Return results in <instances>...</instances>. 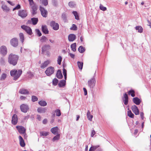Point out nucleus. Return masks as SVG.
Here are the masks:
<instances>
[{
    "label": "nucleus",
    "mask_w": 151,
    "mask_h": 151,
    "mask_svg": "<svg viewBox=\"0 0 151 151\" xmlns=\"http://www.w3.org/2000/svg\"><path fill=\"white\" fill-rule=\"evenodd\" d=\"M87 115L88 119L90 121H91L93 117L92 115H91L90 112L89 110H88L87 113Z\"/></svg>",
    "instance_id": "nucleus-27"
},
{
    "label": "nucleus",
    "mask_w": 151,
    "mask_h": 151,
    "mask_svg": "<svg viewBox=\"0 0 151 151\" xmlns=\"http://www.w3.org/2000/svg\"><path fill=\"white\" fill-rule=\"evenodd\" d=\"M47 109L45 108H39L37 109V111L38 113H45L46 110Z\"/></svg>",
    "instance_id": "nucleus-24"
},
{
    "label": "nucleus",
    "mask_w": 151,
    "mask_h": 151,
    "mask_svg": "<svg viewBox=\"0 0 151 151\" xmlns=\"http://www.w3.org/2000/svg\"><path fill=\"white\" fill-rule=\"evenodd\" d=\"M58 80L56 78H55L52 81L53 84L55 86L58 83Z\"/></svg>",
    "instance_id": "nucleus-53"
},
{
    "label": "nucleus",
    "mask_w": 151,
    "mask_h": 151,
    "mask_svg": "<svg viewBox=\"0 0 151 151\" xmlns=\"http://www.w3.org/2000/svg\"><path fill=\"white\" fill-rule=\"evenodd\" d=\"M16 128L20 134H24L25 133L26 129L23 126H16Z\"/></svg>",
    "instance_id": "nucleus-9"
},
{
    "label": "nucleus",
    "mask_w": 151,
    "mask_h": 151,
    "mask_svg": "<svg viewBox=\"0 0 151 151\" xmlns=\"http://www.w3.org/2000/svg\"><path fill=\"white\" fill-rule=\"evenodd\" d=\"M56 76L59 79H61L62 78L63 75L60 70H58L56 74Z\"/></svg>",
    "instance_id": "nucleus-23"
},
{
    "label": "nucleus",
    "mask_w": 151,
    "mask_h": 151,
    "mask_svg": "<svg viewBox=\"0 0 151 151\" xmlns=\"http://www.w3.org/2000/svg\"><path fill=\"white\" fill-rule=\"evenodd\" d=\"M40 135L44 136H46L48 134V133L46 132H42L40 133Z\"/></svg>",
    "instance_id": "nucleus-46"
},
{
    "label": "nucleus",
    "mask_w": 151,
    "mask_h": 151,
    "mask_svg": "<svg viewBox=\"0 0 151 151\" xmlns=\"http://www.w3.org/2000/svg\"><path fill=\"white\" fill-rule=\"evenodd\" d=\"M42 32L44 34H47L49 33V31L46 25H42Z\"/></svg>",
    "instance_id": "nucleus-19"
},
{
    "label": "nucleus",
    "mask_w": 151,
    "mask_h": 151,
    "mask_svg": "<svg viewBox=\"0 0 151 151\" xmlns=\"http://www.w3.org/2000/svg\"><path fill=\"white\" fill-rule=\"evenodd\" d=\"M39 104L42 106H46L47 105V103L45 101H40L38 102Z\"/></svg>",
    "instance_id": "nucleus-30"
},
{
    "label": "nucleus",
    "mask_w": 151,
    "mask_h": 151,
    "mask_svg": "<svg viewBox=\"0 0 151 151\" xmlns=\"http://www.w3.org/2000/svg\"><path fill=\"white\" fill-rule=\"evenodd\" d=\"M19 93L24 94H29V93L27 90L24 89H20L19 91Z\"/></svg>",
    "instance_id": "nucleus-22"
},
{
    "label": "nucleus",
    "mask_w": 151,
    "mask_h": 151,
    "mask_svg": "<svg viewBox=\"0 0 151 151\" xmlns=\"http://www.w3.org/2000/svg\"><path fill=\"white\" fill-rule=\"evenodd\" d=\"M21 27L29 35H31L32 34V30L29 27L23 25L21 26Z\"/></svg>",
    "instance_id": "nucleus-7"
},
{
    "label": "nucleus",
    "mask_w": 151,
    "mask_h": 151,
    "mask_svg": "<svg viewBox=\"0 0 151 151\" xmlns=\"http://www.w3.org/2000/svg\"><path fill=\"white\" fill-rule=\"evenodd\" d=\"M78 50L81 53H83L85 51V49L83 46H80L78 48Z\"/></svg>",
    "instance_id": "nucleus-32"
},
{
    "label": "nucleus",
    "mask_w": 151,
    "mask_h": 151,
    "mask_svg": "<svg viewBox=\"0 0 151 151\" xmlns=\"http://www.w3.org/2000/svg\"><path fill=\"white\" fill-rule=\"evenodd\" d=\"M78 65V67L79 68L81 69L82 70L83 67V63L82 62H80L78 61L77 62Z\"/></svg>",
    "instance_id": "nucleus-40"
},
{
    "label": "nucleus",
    "mask_w": 151,
    "mask_h": 151,
    "mask_svg": "<svg viewBox=\"0 0 151 151\" xmlns=\"http://www.w3.org/2000/svg\"><path fill=\"white\" fill-rule=\"evenodd\" d=\"M76 36L73 34H70L68 36V40L70 42H72L76 39Z\"/></svg>",
    "instance_id": "nucleus-18"
},
{
    "label": "nucleus",
    "mask_w": 151,
    "mask_h": 151,
    "mask_svg": "<svg viewBox=\"0 0 151 151\" xmlns=\"http://www.w3.org/2000/svg\"><path fill=\"white\" fill-rule=\"evenodd\" d=\"M66 81L65 80H62L60 81L58 84V86L60 87H62L64 86L65 84Z\"/></svg>",
    "instance_id": "nucleus-28"
},
{
    "label": "nucleus",
    "mask_w": 151,
    "mask_h": 151,
    "mask_svg": "<svg viewBox=\"0 0 151 151\" xmlns=\"http://www.w3.org/2000/svg\"><path fill=\"white\" fill-rule=\"evenodd\" d=\"M11 45L14 47L17 46L18 45V40L15 38L12 39L10 40Z\"/></svg>",
    "instance_id": "nucleus-12"
},
{
    "label": "nucleus",
    "mask_w": 151,
    "mask_h": 151,
    "mask_svg": "<svg viewBox=\"0 0 151 151\" xmlns=\"http://www.w3.org/2000/svg\"><path fill=\"white\" fill-rule=\"evenodd\" d=\"M0 63H1L3 65H4L5 64V61L4 60V59L3 58H1L0 60Z\"/></svg>",
    "instance_id": "nucleus-57"
},
{
    "label": "nucleus",
    "mask_w": 151,
    "mask_h": 151,
    "mask_svg": "<svg viewBox=\"0 0 151 151\" xmlns=\"http://www.w3.org/2000/svg\"><path fill=\"white\" fill-rule=\"evenodd\" d=\"M19 139L20 146L22 147H24L25 145L24 140L22 137L20 136H19Z\"/></svg>",
    "instance_id": "nucleus-21"
},
{
    "label": "nucleus",
    "mask_w": 151,
    "mask_h": 151,
    "mask_svg": "<svg viewBox=\"0 0 151 151\" xmlns=\"http://www.w3.org/2000/svg\"><path fill=\"white\" fill-rule=\"evenodd\" d=\"M22 70H19L18 71L15 69L13 70L10 72V75L14 77L13 79L16 80L18 78L22 73Z\"/></svg>",
    "instance_id": "nucleus-2"
},
{
    "label": "nucleus",
    "mask_w": 151,
    "mask_h": 151,
    "mask_svg": "<svg viewBox=\"0 0 151 151\" xmlns=\"http://www.w3.org/2000/svg\"><path fill=\"white\" fill-rule=\"evenodd\" d=\"M83 90L84 92V94L85 95H86L87 94V92L86 89L85 88H83Z\"/></svg>",
    "instance_id": "nucleus-61"
},
{
    "label": "nucleus",
    "mask_w": 151,
    "mask_h": 151,
    "mask_svg": "<svg viewBox=\"0 0 151 151\" xmlns=\"http://www.w3.org/2000/svg\"><path fill=\"white\" fill-rule=\"evenodd\" d=\"M36 32L37 33V34L39 36H41L42 34L39 29H36Z\"/></svg>",
    "instance_id": "nucleus-54"
},
{
    "label": "nucleus",
    "mask_w": 151,
    "mask_h": 151,
    "mask_svg": "<svg viewBox=\"0 0 151 151\" xmlns=\"http://www.w3.org/2000/svg\"><path fill=\"white\" fill-rule=\"evenodd\" d=\"M60 134H58L56 135L53 137V138L52 140V141L54 142L56 140H59L60 138Z\"/></svg>",
    "instance_id": "nucleus-38"
},
{
    "label": "nucleus",
    "mask_w": 151,
    "mask_h": 151,
    "mask_svg": "<svg viewBox=\"0 0 151 151\" xmlns=\"http://www.w3.org/2000/svg\"><path fill=\"white\" fill-rule=\"evenodd\" d=\"M47 40L48 39L45 36H42L40 40V41L41 42H46Z\"/></svg>",
    "instance_id": "nucleus-36"
},
{
    "label": "nucleus",
    "mask_w": 151,
    "mask_h": 151,
    "mask_svg": "<svg viewBox=\"0 0 151 151\" xmlns=\"http://www.w3.org/2000/svg\"><path fill=\"white\" fill-rule=\"evenodd\" d=\"M50 26L55 30H57L59 29V25L54 21H52L50 23Z\"/></svg>",
    "instance_id": "nucleus-5"
},
{
    "label": "nucleus",
    "mask_w": 151,
    "mask_h": 151,
    "mask_svg": "<svg viewBox=\"0 0 151 151\" xmlns=\"http://www.w3.org/2000/svg\"><path fill=\"white\" fill-rule=\"evenodd\" d=\"M7 2L8 3H9V4H10L12 6H13L14 5V4L12 2H11L9 1H7Z\"/></svg>",
    "instance_id": "nucleus-63"
},
{
    "label": "nucleus",
    "mask_w": 151,
    "mask_h": 151,
    "mask_svg": "<svg viewBox=\"0 0 151 151\" xmlns=\"http://www.w3.org/2000/svg\"><path fill=\"white\" fill-rule=\"evenodd\" d=\"M40 9L42 16L44 17H46L47 14V11L41 6H40Z\"/></svg>",
    "instance_id": "nucleus-10"
},
{
    "label": "nucleus",
    "mask_w": 151,
    "mask_h": 151,
    "mask_svg": "<svg viewBox=\"0 0 151 151\" xmlns=\"http://www.w3.org/2000/svg\"><path fill=\"white\" fill-rule=\"evenodd\" d=\"M98 147V146H92L90 148L89 151H94Z\"/></svg>",
    "instance_id": "nucleus-44"
},
{
    "label": "nucleus",
    "mask_w": 151,
    "mask_h": 151,
    "mask_svg": "<svg viewBox=\"0 0 151 151\" xmlns=\"http://www.w3.org/2000/svg\"><path fill=\"white\" fill-rule=\"evenodd\" d=\"M133 101V102L137 105H139L141 102L140 100L137 97L134 98Z\"/></svg>",
    "instance_id": "nucleus-20"
},
{
    "label": "nucleus",
    "mask_w": 151,
    "mask_h": 151,
    "mask_svg": "<svg viewBox=\"0 0 151 151\" xmlns=\"http://www.w3.org/2000/svg\"><path fill=\"white\" fill-rule=\"evenodd\" d=\"M62 18L64 22H67V17L66 15L65 14H63L62 16Z\"/></svg>",
    "instance_id": "nucleus-41"
},
{
    "label": "nucleus",
    "mask_w": 151,
    "mask_h": 151,
    "mask_svg": "<svg viewBox=\"0 0 151 151\" xmlns=\"http://www.w3.org/2000/svg\"><path fill=\"white\" fill-rule=\"evenodd\" d=\"M6 74L5 73H3L1 76L0 78V80H4V79H5L6 78Z\"/></svg>",
    "instance_id": "nucleus-50"
},
{
    "label": "nucleus",
    "mask_w": 151,
    "mask_h": 151,
    "mask_svg": "<svg viewBox=\"0 0 151 151\" xmlns=\"http://www.w3.org/2000/svg\"><path fill=\"white\" fill-rule=\"evenodd\" d=\"M50 49V46L49 45H45L42 47V52L48 51Z\"/></svg>",
    "instance_id": "nucleus-16"
},
{
    "label": "nucleus",
    "mask_w": 151,
    "mask_h": 151,
    "mask_svg": "<svg viewBox=\"0 0 151 151\" xmlns=\"http://www.w3.org/2000/svg\"><path fill=\"white\" fill-rule=\"evenodd\" d=\"M37 8L35 6H32V13L33 15H34L37 13Z\"/></svg>",
    "instance_id": "nucleus-29"
},
{
    "label": "nucleus",
    "mask_w": 151,
    "mask_h": 151,
    "mask_svg": "<svg viewBox=\"0 0 151 151\" xmlns=\"http://www.w3.org/2000/svg\"><path fill=\"white\" fill-rule=\"evenodd\" d=\"M18 122V118L17 115L14 114L12 117V123L14 125H16Z\"/></svg>",
    "instance_id": "nucleus-15"
},
{
    "label": "nucleus",
    "mask_w": 151,
    "mask_h": 151,
    "mask_svg": "<svg viewBox=\"0 0 151 151\" xmlns=\"http://www.w3.org/2000/svg\"><path fill=\"white\" fill-rule=\"evenodd\" d=\"M63 73L64 76H67V71L65 69L63 68Z\"/></svg>",
    "instance_id": "nucleus-58"
},
{
    "label": "nucleus",
    "mask_w": 151,
    "mask_h": 151,
    "mask_svg": "<svg viewBox=\"0 0 151 151\" xmlns=\"http://www.w3.org/2000/svg\"><path fill=\"white\" fill-rule=\"evenodd\" d=\"M71 48L72 50L73 51L75 52L76 50V44L75 43H74L71 45Z\"/></svg>",
    "instance_id": "nucleus-33"
},
{
    "label": "nucleus",
    "mask_w": 151,
    "mask_h": 151,
    "mask_svg": "<svg viewBox=\"0 0 151 151\" xmlns=\"http://www.w3.org/2000/svg\"><path fill=\"white\" fill-rule=\"evenodd\" d=\"M122 99L124 104L126 105H127L128 102V97L127 94L126 93L124 94V96L122 98Z\"/></svg>",
    "instance_id": "nucleus-17"
},
{
    "label": "nucleus",
    "mask_w": 151,
    "mask_h": 151,
    "mask_svg": "<svg viewBox=\"0 0 151 151\" xmlns=\"http://www.w3.org/2000/svg\"><path fill=\"white\" fill-rule=\"evenodd\" d=\"M54 71V68L50 66L48 68L45 72L46 74L48 76H49L52 74Z\"/></svg>",
    "instance_id": "nucleus-4"
},
{
    "label": "nucleus",
    "mask_w": 151,
    "mask_h": 151,
    "mask_svg": "<svg viewBox=\"0 0 151 151\" xmlns=\"http://www.w3.org/2000/svg\"><path fill=\"white\" fill-rule=\"evenodd\" d=\"M1 8L4 11H9V8L5 5H3L1 6Z\"/></svg>",
    "instance_id": "nucleus-34"
},
{
    "label": "nucleus",
    "mask_w": 151,
    "mask_h": 151,
    "mask_svg": "<svg viewBox=\"0 0 151 151\" xmlns=\"http://www.w3.org/2000/svg\"><path fill=\"white\" fill-rule=\"evenodd\" d=\"M128 116L130 117L133 118L134 117V114L132 113L131 110H129L128 111Z\"/></svg>",
    "instance_id": "nucleus-43"
},
{
    "label": "nucleus",
    "mask_w": 151,
    "mask_h": 151,
    "mask_svg": "<svg viewBox=\"0 0 151 151\" xmlns=\"http://www.w3.org/2000/svg\"><path fill=\"white\" fill-rule=\"evenodd\" d=\"M131 109L134 113L136 115H138L139 114V111L137 107L135 105L132 106Z\"/></svg>",
    "instance_id": "nucleus-14"
},
{
    "label": "nucleus",
    "mask_w": 151,
    "mask_h": 151,
    "mask_svg": "<svg viewBox=\"0 0 151 151\" xmlns=\"http://www.w3.org/2000/svg\"><path fill=\"white\" fill-rule=\"evenodd\" d=\"M70 29L71 30L76 31L77 30V27L75 24H73L72 25V27H70Z\"/></svg>",
    "instance_id": "nucleus-45"
},
{
    "label": "nucleus",
    "mask_w": 151,
    "mask_h": 151,
    "mask_svg": "<svg viewBox=\"0 0 151 151\" xmlns=\"http://www.w3.org/2000/svg\"><path fill=\"white\" fill-rule=\"evenodd\" d=\"M28 76L30 78H32L33 76V74L30 71H29L27 72Z\"/></svg>",
    "instance_id": "nucleus-51"
},
{
    "label": "nucleus",
    "mask_w": 151,
    "mask_h": 151,
    "mask_svg": "<svg viewBox=\"0 0 151 151\" xmlns=\"http://www.w3.org/2000/svg\"><path fill=\"white\" fill-rule=\"evenodd\" d=\"M19 36L20 39L22 43H23L24 40V36L23 34L22 33L19 34Z\"/></svg>",
    "instance_id": "nucleus-37"
},
{
    "label": "nucleus",
    "mask_w": 151,
    "mask_h": 151,
    "mask_svg": "<svg viewBox=\"0 0 151 151\" xmlns=\"http://www.w3.org/2000/svg\"><path fill=\"white\" fill-rule=\"evenodd\" d=\"M42 4L46 6L48 4L47 0H40Z\"/></svg>",
    "instance_id": "nucleus-52"
},
{
    "label": "nucleus",
    "mask_w": 151,
    "mask_h": 151,
    "mask_svg": "<svg viewBox=\"0 0 151 151\" xmlns=\"http://www.w3.org/2000/svg\"><path fill=\"white\" fill-rule=\"evenodd\" d=\"M21 6L19 4H18L13 9V11H14L15 10L18 9H20Z\"/></svg>",
    "instance_id": "nucleus-55"
},
{
    "label": "nucleus",
    "mask_w": 151,
    "mask_h": 151,
    "mask_svg": "<svg viewBox=\"0 0 151 151\" xmlns=\"http://www.w3.org/2000/svg\"><path fill=\"white\" fill-rule=\"evenodd\" d=\"M62 58L61 56H58L57 60V62L58 64L59 65L61 64V62L62 60Z\"/></svg>",
    "instance_id": "nucleus-48"
},
{
    "label": "nucleus",
    "mask_w": 151,
    "mask_h": 151,
    "mask_svg": "<svg viewBox=\"0 0 151 151\" xmlns=\"http://www.w3.org/2000/svg\"><path fill=\"white\" fill-rule=\"evenodd\" d=\"M99 8L101 10L103 11H105L107 9L106 8L103 6L101 4H100V5Z\"/></svg>",
    "instance_id": "nucleus-49"
},
{
    "label": "nucleus",
    "mask_w": 151,
    "mask_h": 151,
    "mask_svg": "<svg viewBox=\"0 0 151 151\" xmlns=\"http://www.w3.org/2000/svg\"><path fill=\"white\" fill-rule=\"evenodd\" d=\"M38 99L37 97L35 96H32V101L33 102L36 101L38 100Z\"/></svg>",
    "instance_id": "nucleus-47"
},
{
    "label": "nucleus",
    "mask_w": 151,
    "mask_h": 151,
    "mask_svg": "<svg viewBox=\"0 0 151 151\" xmlns=\"http://www.w3.org/2000/svg\"><path fill=\"white\" fill-rule=\"evenodd\" d=\"M0 52L3 55H6L7 53V50L6 47L5 46H2L0 48Z\"/></svg>",
    "instance_id": "nucleus-11"
},
{
    "label": "nucleus",
    "mask_w": 151,
    "mask_h": 151,
    "mask_svg": "<svg viewBox=\"0 0 151 151\" xmlns=\"http://www.w3.org/2000/svg\"><path fill=\"white\" fill-rule=\"evenodd\" d=\"M95 133H96V132H95V131L94 130H92V131L91 132V137H93Z\"/></svg>",
    "instance_id": "nucleus-60"
},
{
    "label": "nucleus",
    "mask_w": 151,
    "mask_h": 151,
    "mask_svg": "<svg viewBox=\"0 0 151 151\" xmlns=\"http://www.w3.org/2000/svg\"><path fill=\"white\" fill-rule=\"evenodd\" d=\"M18 59V56L12 54H11L9 55L8 62L10 64L14 66L17 63Z\"/></svg>",
    "instance_id": "nucleus-1"
},
{
    "label": "nucleus",
    "mask_w": 151,
    "mask_h": 151,
    "mask_svg": "<svg viewBox=\"0 0 151 151\" xmlns=\"http://www.w3.org/2000/svg\"><path fill=\"white\" fill-rule=\"evenodd\" d=\"M20 108L21 111L24 113H26L29 109L28 106L25 104L21 105Z\"/></svg>",
    "instance_id": "nucleus-8"
},
{
    "label": "nucleus",
    "mask_w": 151,
    "mask_h": 151,
    "mask_svg": "<svg viewBox=\"0 0 151 151\" xmlns=\"http://www.w3.org/2000/svg\"><path fill=\"white\" fill-rule=\"evenodd\" d=\"M69 6L71 7H73L75 6V4L73 2L71 1L69 3Z\"/></svg>",
    "instance_id": "nucleus-56"
},
{
    "label": "nucleus",
    "mask_w": 151,
    "mask_h": 151,
    "mask_svg": "<svg viewBox=\"0 0 151 151\" xmlns=\"http://www.w3.org/2000/svg\"><path fill=\"white\" fill-rule=\"evenodd\" d=\"M44 124H46L47 122V120L46 119H44L42 122Z\"/></svg>",
    "instance_id": "nucleus-64"
},
{
    "label": "nucleus",
    "mask_w": 151,
    "mask_h": 151,
    "mask_svg": "<svg viewBox=\"0 0 151 151\" xmlns=\"http://www.w3.org/2000/svg\"><path fill=\"white\" fill-rule=\"evenodd\" d=\"M29 2V4L30 5H33L34 4V2L33 0H28Z\"/></svg>",
    "instance_id": "nucleus-59"
},
{
    "label": "nucleus",
    "mask_w": 151,
    "mask_h": 151,
    "mask_svg": "<svg viewBox=\"0 0 151 151\" xmlns=\"http://www.w3.org/2000/svg\"><path fill=\"white\" fill-rule=\"evenodd\" d=\"M58 128L57 127H56L52 128L51 129V132L54 134H57L58 133Z\"/></svg>",
    "instance_id": "nucleus-25"
},
{
    "label": "nucleus",
    "mask_w": 151,
    "mask_h": 151,
    "mask_svg": "<svg viewBox=\"0 0 151 151\" xmlns=\"http://www.w3.org/2000/svg\"><path fill=\"white\" fill-rule=\"evenodd\" d=\"M141 117L142 119H144V113L143 112H141L140 113Z\"/></svg>",
    "instance_id": "nucleus-62"
},
{
    "label": "nucleus",
    "mask_w": 151,
    "mask_h": 151,
    "mask_svg": "<svg viewBox=\"0 0 151 151\" xmlns=\"http://www.w3.org/2000/svg\"><path fill=\"white\" fill-rule=\"evenodd\" d=\"M135 29L136 30H138V32L142 33V28L140 26H137L135 27Z\"/></svg>",
    "instance_id": "nucleus-31"
},
{
    "label": "nucleus",
    "mask_w": 151,
    "mask_h": 151,
    "mask_svg": "<svg viewBox=\"0 0 151 151\" xmlns=\"http://www.w3.org/2000/svg\"><path fill=\"white\" fill-rule=\"evenodd\" d=\"M135 92L132 90H131L128 91V94L130 95L132 97H134L135 96Z\"/></svg>",
    "instance_id": "nucleus-39"
},
{
    "label": "nucleus",
    "mask_w": 151,
    "mask_h": 151,
    "mask_svg": "<svg viewBox=\"0 0 151 151\" xmlns=\"http://www.w3.org/2000/svg\"><path fill=\"white\" fill-rule=\"evenodd\" d=\"M49 63L48 60L45 61L43 63H42L41 66V68H44L47 66Z\"/></svg>",
    "instance_id": "nucleus-26"
},
{
    "label": "nucleus",
    "mask_w": 151,
    "mask_h": 151,
    "mask_svg": "<svg viewBox=\"0 0 151 151\" xmlns=\"http://www.w3.org/2000/svg\"><path fill=\"white\" fill-rule=\"evenodd\" d=\"M96 81L93 77L89 80L88 81V87L91 90H92L95 85Z\"/></svg>",
    "instance_id": "nucleus-3"
},
{
    "label": "nucleus",
    "mask_w": 151,
    "mask_h": 151,
    "mask_svg": "<svg viewBox=\"0 0 151 151\" xmlns=\"http://www.w3.org/2000/svg\"><path fill=\"white\" fill-rule=\"evenodd\" d=\"M56 113V115L57 116H60L61 115V112L60 110L57 109L55 111Z\"/></svg>",
    "instance_id": "nucleus-35"
},
{
    "label": "nucleus",
    "mask_w": 151,
    "mask_h": 151,
    "mask_svg": "<svg viewBox=\"0 0 151 151\" xmlns=\"http://www.w3.org/2000/svg\"><path fill=\"white\" fill-rule=\"evenodd\" d=\"M73 14H74V16L75 17V19L78 20H79V16L77 12L76 11H73Z\"/></svg>",
    "instance_id": "nucleus-42"
},
{
    "label": "nucleus",
    "mask_w": 151,
    "mask_h": 151,
    "mask_svg": "<svg viewBox=\"0 0 151 151\" xmlns=\"http://www.w3.org/2000/svg\"><path fill=\"white\" fill-rule=\"evenodd\" d=\"M18 15L21 17L24 18L27 17V13L25 10H20L19 11Z\"/></svg>",
    "instance_id": "nucleus-6"
},
{
    "label": "nucleus",
    "mask_w": 151,
    "mask_h": 151,
    "mask_svg": "<svg viewBox=\"0 0 151 151\" xmlns=\"http://www.w3.org/2000/svg\"><path fill=\"white\" fill-rule=\"evenodd\" d=\"M38 22V19L37 18H33L31 19V20H28L27 22V24H30L31 23L33 25H36Z\"/></svg>",
    "instance_id": "nucleus-13"
}]
</instances>
